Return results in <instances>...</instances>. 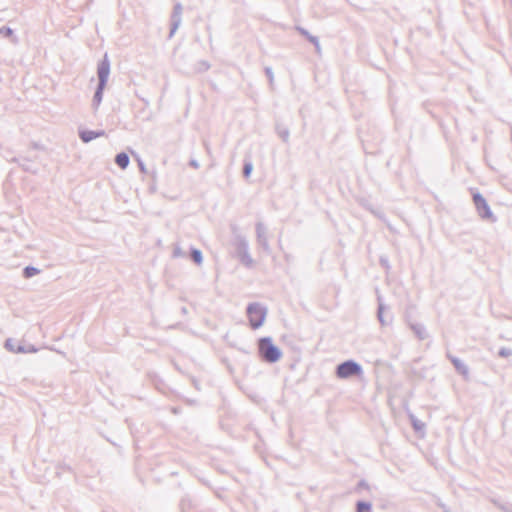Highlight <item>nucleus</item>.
<instances>
[{
    "mask_svg": "<svg viewBox=\"0 0 512 512\" xmlns=\"http://www.w3.org/2000/svg\"><path fill=\"white\" fill-rule=\"evenodd\" d=\"M511 354H512L511 349L506 348V347H502V348L498 351V355H499L500 357H503V358H506V357L510 356Z\"/></svg>",
    "mask_w": 512,
    "mask_h": 512,
    "instance_id": "29",
    "label": "nucleus"
},
{
    "mask_svg": "<svg viewBox=\"0 0 512 512\" xmlns=\"http://www.w3.org/2000/svg\"><path fill=\"white\" fill-rule=\"evenodd\" d=\"M40 273V270L34 266H26L23 269V277L24 278H32L33 276Z\"/></svg>",
    "mask_w": 512,
    "mask_h": 512,
    "instance_id": "20",
    "label": "nucleus"
},
{
    "mask_svg": "<svg viewBox=\"0 0 512 512\" xmlns=\"http://www.w3.org/2000/svg\"><path fill=\"white\" fill-rule=\"evenodd\" d=\"M238 252L242 255L245 252H248V243L245 239H242L238 243Z\"/></svg>",
    "mask_w": 512,
    "mask_h": 512,
    "instance_id": "25",
    "label": "nucleus"
},
{
    "mask_svg": "<svg viewBox=\"0 0 512 512\" xmlns=\"http://www.w3.org/2000/svg\"><path fill=\"white\" fill-rule=\"evenodd\" d=\"M436 504L443 510V512H451L450 509L440 499L437 500Z\"/></svg>",
    "mask_w": 512,
    "mask_h": 512,
    "instance_id": "32",
    "label": "nucleus"
},
{
    "mask_svg": "<svg viewBox=\"0 0 512 512\" xmlns=\"http://www.w3.org/2000/svg\"><path fill=\"white\" fill-rule=\"evenodd\" d=\"M129 156L125 152H120L115 156V163L121 169H126L129 165Z\"/></svg>",
    "mask_w": 512,
    "mask_h": 512,
    "instance_id": "16",
    "label": "nucleus"
},
{
    "mask_svg": "<svg viewBox=\"0 0 512 512\" xmlns=\"http://www.w3.org/2000/svg\"><path fill=\"white\" fill-rule=\"evenodd\" d=\"M138 166H139V169L142 173H146V167H145V164L143 163V161L141 159H138Z\"/></svg>",
    "mask_w": 512,
    "mask_h": 512,
    "instance_id": "34",
    "label": "nucleus"
},
{
    "mask_svg": "<svg viewBox=\"0 0 512 512\" xmlns=\"http://www.w3.org/2000/svg\"><path fill=\"white\" fill-rule=\"evenodd\" d=\"M246 313L249 319L250 326L253 329L261 327L265 321L267 309L260 303L254 302L248 304Z\"/></svg>",
    "mask_w": 512,
    "mask_h": 512,
    "instance_id": "2",
    "label": "nucleus"
},
{
    "mask_svg": "<svg viewBox=\"0 0 512 512\" xmlns=\"http://www.w3.org/2000/svg\"><path fill=\"white\" fill-rule=\"evenodd\" d=\"M296 30L304 36L310 43H312L315 47V50L317 53H320L321 47L319 43V39L317 36L311 35L305 28L303 27H296Z\"/></svg>",
    "mask_w": 512,
    "mask_h": 512,
    "instance_id": "12",
    "label": "nucleus"
},
{
    "mask_svg": "<svg viewBox=\"0 0 512 512\" xmlns=\"http://www.w3.org/2000/svg\"><path fill=\"white\" fill-rule=\"evenodd\" d=\"M356 512H372V504L368 501L359 500L356 502Z\"/></svg>",
    "mask_w": 512,
    "mask_h": 512,
    "instance_id": "18",
    "label": "nucleus"
},
{
    "mask_svg": "<svg viewBox=\"0 0 512 512\" xmlns=\"http://www.w3.org/2000/svg\"><path fill=\"white\" fill-rule=\"evenodd\" d=\"M258 353L260 358L267 363H276L282 357L281 349L273 343L271 337H263L258 340Z\"/></svg>",
    "mask_w": 512,
    "mask_h": 512,
    "instance_id": "1",
    "label": "nucleus"
},
{
    "mask_svg": "<svg viewBox=\"0 0 512 512\" xmlns=\"http://www.w3.org/2000/svg\"><path fill=\"white\" fill-rule=\"evenodd\" d=\"M411 329L415 333L418 339L424 340L427 338V331L424 325L420 323L411 324Z\"/></svg>",
    "mask_w": 512,
    "mask_h": 512,
    "instance_id": "17",
    "label": "nucleus"
},
{
    "mask_svg": "<svg viewBox=\"0 0 512 512\" xmlns=\"http://www.w3.org/2000/svg\"><path fill=\"white\" fill-rule=\"evenodd\" d=\"M489 501L503 512H512V503L502 501L496 497H490Z\"/></svg>",
    "mask_w": 512,
    "mask_h": 512,
    "instance_id": "14",
    "label": "nucleus"
},
{
    "mask_svg": "<svg viewBox=\"0 0 512 512\" xmlns=\"http://www.w3.org/2000/svg\"><path fill=\"white\" fill-rule=\"evenodd\" d=\"M182 11L183 7L181 3H176L173 6V10L170 17V32L168 35V39H171L179 28L182 21Z\"/></svg>",
    "mask_w": 512,
    "mask_h": 512,
    "instance_id": "5",
    "label": "nucleus"
},
{
    "mask_svg": "<svg viewBox=\"0 0 512 512\" xmlns=\"http://www.w3.org/2000/svg\"><path fill=\"white\" fill-rule=\"evenodd\" d=\"M10 162L17 163L24 171L30 173H36V169L31 164V159L27 157H12Z\"/></svg>",
    "mask_w": 512,
    "mask_h": 512,
    "instance_id": "11",
    "label": "nucleus"
},
{
    "mask_svg": "<svg viewBox=\"0 0 512 512\" xmlns=\"http://www.w3.org/2000/svg\"><path fill=\"white\" fill-rule=\"evenodd\" d=\"M173 256L174 257H180L182 256V251L180 249V247H175L174 250H173Z\"/></svg>",
    "mask_w": 512,
    "mask_h": 512,
    "instance_id": "35",
    "label": "nucleus"
},
{
    "mask_svg": "<svg viewBox=\"0 0 512 512\" xmlns=\"http://www.w3.org/2000/svg\"><path fill=\"white\" fill-rule=\"evenodd\" d=\"M447 358L451 361V363L453 364L455 370L461 374L462 376H464L465 378L468 377L469 375V369L467 367V365L461 361L459 358L451 355V354H447Z\"/></svg>",
    "mask_w": 512,
    "mask_h": 512,
    "instance_id": "10",
    "label": "nucleus"
},
{
    "mask_svg": "<svg viewBox=\"0 0 512 512\" xmlns=\"http://www.w3.org/2000/svg\"><path fill=\"white\" fill-rule=\"evenodd\" d=\"M109 74H110V61L108 59L107 54H105L103 59L98 63V66H97L98 84L107 85Z\"/></svg>",
    "mask_w": 512,
    "mask_h": 512,
    "instance_id": "6",
    "label": "nucleus"
},
{
    "mask_svg": "<svg viewBox=\"0 0 512 512\" xmlns=\"http://www.w3.org/2000/svg\"><path fill=\"white\" fill-rule=\"evenodd\" d=\"M209 68H210V64L207 61L202 60V61H199L197 63V68L196 69H197L198 72H205Z\"/></svg>",
    "mask_w": 512,
    "mask_h": 512,
    "instance_id": "27",
    "label": "nucleus"
},
{
    "mask_svg": "<svg viewBox=\"0 0 512 512\" xmlns=\"http://www.w3.org/2000/svg\"><path fill=\"white\" fill-rule=\"evenodd\" d=\"M105 87H106V85L97 84V87H96V90H95V93H94V96L92 99V106L94 109H97L98 106L100 105L102 98H103V92H104Z\"/></svg>",
    "mask_w": 512,
    "mask_h": 512,
    "instance_id": "15",
    "label": "nucleus"
},
{
    "mask_svg": "<svg viewBox=\"0 0 512 512\" xmlns=\"http://www.w3.org/2000/svg\"><path fill=\"white\" fill-rule=\"evenodd\" d=\"M369 487L368 483L365 480H360L358 482L357 488L367 489Z\"/></svg>",
    "mask_w": 512,
    "mask_h": 512,
    "instance_id": "33",
    "label": "nucleus"
},
{
    "mask_svg": "<svg viewBox=\"0 0 512 512\" xmlns=\"http://www.w3.org/2000/svg\"><path fill=\"white\" fill-rule=\"evenodd\" d=\"M190 258L194 263L200 265L203 261L202 252L197 248H191Z\"/></svg>",
    "mask_w": 512,
    "mask_h": 512,
    "instance_id": "19",
    "label": "nucleus"
},
{
    "mask_svg": "<svg viewBox=\"0 0 512 512\" xmlns=\"http://www.w3.org/2000/svg\"><path fill=\"white\" fill-rule=\"evenodd\" d=\"M473 202L479 216L482 219H490L492 222L496 221V218L493 216V213L482 194L479 192L473 194Z\"/></svg>",
    "mask_w": 512,
    "mask_h": 512,
    "instance_id": "4",
    "label": "nucleus"
},
{
    "mask_svg": "<svg viewBox=\"0 0 512 512\" xmlns=\"http://www.w3.org/2000/svg\"><path fill=\"white\" fill-rule=\"evenodd\" d=\"M240 256H241V262L243 264H245L248 267L252 265L253 260H252L251 256L249 255V252H245Z\"/></svg>",
    "mask_w": 512,
    "mask_h": 512,
    "instance_id": "28",
    "label": "nucleus"
},
{
    "mask_svg": "<svg viewBox=\"0 0 512 512\" xmlns=\"http://www.w3.org/2000/svg\"><path fill=\"white\" fill-rule=\"evenodd\" d=\"M412 426L416 432L421 431L424 428V423L416 419L414 416H411Z\"/></svg>",
    "mask_w": 512,
    "mask_h": 512,
    "instance_id": "24",
    "label": "nucleus"
},
{
    "mask_svg": "<svg viewBox=\"0 0 512 512\" xmlns=\"http://www.w3.org/2000/svg\"><path fill=\"white\" fill-rule=\"evenodd\" d=\"M255 229H256V237H257L258 244L262 247V249L265 252L269 253L270 245L268 242L267 229H266L265 225L262 222H257Z\"/></svg>",
    "mask_w": 512,
    "mask_h": 512,
    "instance_id": "8",
    "label": "nucleus"
},
{
    "mask_svg": "<svg viewBox=\"0 0 512 512\" xmlns=\"http://www.w3.org/2000/svg\"><path fill=\"white\" fill-rule=\"evenodd\" d=\"M276 131H277V134L279 135V137L284 141V142H288L289 140V130L288 128L286 127H282L280 125H277L276 127Z\"/></svg>",
    "mask_w": 512,
    "mask_h": 512,
    "instance_id": "21",
    "label": "nucleus"
},
{
    "mask_svg": "<svg viewBox=\"0 0 512 512\" xmlns=\"http://www.w3.org/2000/svg\"><path fill=\"white\" fill-rule=\"evenodd\" d=\"M335 373L339 379H348L353 376L360 377L363 374V368L358 362L349 359L338 364Z\"/></svg>",
    "mask_w": 512,
    "mask_h": 512,
    "instance_id": "3",
    "label": "nucleus"
},
{
    "mask_svg": "<svg viewBox=\"0 0 512 512\" xmlns=\"http://www.w3.org/2000/svg\"><path fill=\"white\" fill-rule=\"evenodd\" d=\"M13 34H14L13 30L8 26H3L0 28V36L7 38V37L13 36Z\"/></svg>",
    "mask_w": 512,
    "mask_h": 512,
    "instance_id": "26",
    "label": "nucleus"
},
{
    "mask_svg": "<svg viewBox=\"0 0 512 512\" xmlns=\"http://www.w3.org/2000/svg\"><path fill=\"white\" fill-rule=\"evenodd\" d=\"M380 264L386 270H388L390 268L389 260L386 257H381L380 258Z\"/></svg>",
    "mask_w": 512,
    "mask_h": 512,
    "instance_id": "31",
    "label": "nucleus"
},
{
    "mask_svg": "<svg viewBox=\"0 0 512 512\" xmlns=\"http://www.w3.org/2000/svg\"><path fill=\"white\" fill-rule=\"evenodd\" d=\"M253 171V164L250 160H245L244 161V164H243V170H242V173H243V177L244 178H249L251 173Z\"/></svg>",
    "mask_w": 512,
    "mask_h": 512,
    "instance_id": "22",
    "label": "nucleus"
},
{
    "mask_svg": "<svg viewBox=\"0 0 512 512\" xmlns=\"http://www.w3.org/2000/svg\"><path fill=\"white\" fill-rule=\"evenodd\" d=\"M4 346L7 350L14 353H35L38 351V349L32 344L22 345L10 338L5 341Z\"/></svg>",
    "mask_w": 512,
    "mask_h": 512,
    "instance_id": "7",
    "label": "nucleus"
},
{
    "mask_svg": "<svg viewBox=\"0 0 512 512\" xmlns=\"http://www.w3.org/2000/svg\"><path fill=\"white\" fill-rule=\"evenodd\" d=\"M378 308H377V318L382 326H387L391 323V318L387 319L384 316V310L386 309L385 304L382 301L380 296L377 297Z\"/></svg>",
    "mask_w": 512,
    "mask_h": 512,
    "instance_id": "13",
    "label": "nucleus"
},
{
    "mask_svg": "<svg viewBox=\"0 0 512 512\" xmlns=\"http://www.w3.org/2000/svg\"><path fill=\"white\" fill-rule=\"evenodd\" d=\"M264 71H265V74H266L270 84H272L273 80H274V75H273L272 69L270 67H266Z\"/></svg>",
    "mask_w": 512,
    "mask_h": 512,
    "instance_id": "30",
    "label": "nucleus"
},
{
    "mask_svg": "<svg viewBox=\"0 0 512 512\" xmlns=\"http://www.w3.org/2000/svg\"><path fill=\"white\" fill-rule=\"evenodd\" d=\"M106 132L104 130H87V129H79L78 135L83 143H89L90 141L105 136Z\"/></svg>",
    "mask_w": 512,
    "mask_h": 512,
    "instance_id": "9",
    "label": "nucleus"
},
{
    "mask_svg": "<svg viewBox=\"0 0 512 512\" xmlns=\"http://www.w3.org/2000/svg\"><path fill=\"white\" fill-rule=\"evenodd\" d=\"M191 501L189 498H182L181 502H180V508L182 510V512H189L190 509H191Z\"/></svg>",
    "mask_w": 512,
    "mask_h": 512,
    "instance_id": "23",
    "label": "nucleus"
},
{
    "mask_svg": "<svg viewBox=\"0 0 512 512\" xmlns=\"http://www.w3.org/2000/svg\"><path fill=\"white\" fill-rule=\"evenodd\" d=\"M189 165H190L191 167L195 168V169H198V168H199V163H198V161H197V160H195V159H191V160L189 161Z\"/></svg>",
    "mask_w": 512,
    "mask_h": 512,
    "instance_id": "36",
    "label": "nucleus"
}]
</instances>
